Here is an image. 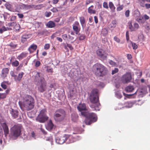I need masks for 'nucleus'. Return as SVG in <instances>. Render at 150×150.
Returning a JSON list of instances; mask_svg holds the SVG:
<instances>
[{
    "label": "nucleus",
    "mask_w": 150,
    "mask_h": 150,
    "mask_svg": "<svg viewBox=\"0 0 150 150\" xmlns=\"http://www.w3.org/2000/svg\"><path fill=\"white\" fill-rule=\"evenodd\" d=\"M35 101L34 98L30 96L27 95L24 97L21 101L18 102L21 108H24L29 111L33 109L34 107Z\"/></svg>",
    "instance_id": "nucleus-1"
},
{
    "label": "nucleus",
    "mask_w": 150,
    "mask_h": 150,
    "mask_svg": "<svg viewBox=\"0 0 150 150\" xmlns=\"http://www.w3.org/2000/svg\"><path fill=\"white\" fill-rule=\"evenodd\" d=\"M90 102L93 104L90 106L92 109L93 110H99V107L100 104L99 103L98 90L97 88L93 89L91 91L89 97Z\"/></svg>",
    "instance_id": "nucleus-2"
},
{
    "label": "nucleus",
    "mask_w": 150,
    "mask_h": 150,
    "mask_svg": "<svg viewBox=\"0 0 150 150\" xmlns=\"http://www.w3.org/2000/svg\"><path fill=\"white\" fill-rule=\"evenodd\" d=\"M81 115L86 117L84 122L86 125H90L97 121V116L96 114L93 112H81Z\"/></svg>",
    "instance_id": "nucleus-3"
},
{
    "label": "nucleus",
    "mask_w": 150,
    "mask_h": 150,
    "mask_svg": "<svg viewBox=\"0 0 150 150\" xmlns=\"http://www.w3.org/2000/svg\"><path fill=\"white\" fill-rule=\"evenodd\" d=\"M95 74L99 76H103L107 73V69L102 64L97 63L93 66Z\"/></svg>",
    "instance_id": "nucleus-4"
},
{
    "label": "nucleus",
    "mask_w": 150,
    "mask_h": 150,
    "mask_svg": "<svg viewBox=\"0 0 150 150\" xmlns=\"http://www.w3.org/2000/svg\"><path fill=\"white\" fill-rule=\"evenodd\" d=\"M65 115V112L64 110L59 109L55 112L53 115V118L56 122H61L64 119Z\"/></svg>",
    "instance_id": "nucleus-5"
},
{
    "label": "nucleus",
    "mask_w": 150,
    "mask_h": 150,
    "mask_svg": "<svg viewBox=\"0 0 150 150\" xmlns=\"http://www.w3.org/2000/svg\"><path fill=\"white\" fill-rule=\"evenodd\" d=\"M22 126L19 124L15 125L11 129V134L14 137L19 136L21 132Z\"/></svg>",
    "instance_id": "nucleus-6"
},
{
    "label": "nucleus",
    "mask_w": 150,
    "mask_h": 150,
    "mask_svg": "<svg viewBox=\"0 0 150 150\" xmlns=\"http://www.w3.org/2000/svg\"><path fill=\"white\" fill-rule=\"evenodd\" d=\"M47 111L45 109L42 110L37 117L36 120L40 122L44 123L48 119L49 117L47 115Z\"/></svg>",
    "instance_id": "nucleus-7"
},
{
    "label": "nucleus",
    "mask_w": 150,
    "mask_h": 150,
    "mask_svg": "<svg viewBox=\"0 0 150 150\" xmlns=\"http://www.w3.org/2000/svg\"><path fill=\"white\" fill-rule=\"evenodd\" d=\"M38 90L39 91L43 93L47 89V83L46 81L37 83Z\"/></svg>",
    "instance_id": "nucleus-8"
},
{
    "label": "nucleus",
    "mask_w": 150,
    "mask_h": 150,
    "mask_svg": "<svg viewBox=\"0 0 150 150\" xmlns=\"http://www.w3.org/2000/svg\"><path fill=\"white\" fill-rule=\"evenodd\" d=\"M96 53L97 56L103 59H105L107 57L108 54L102 49L98 50L96 51Z\"/></svg>",
    "instance_id": "nucleus-9"
},
{
    "label": "nucleus",
    "mask_w": 150,
    "mask_h": 150,
    "mask_svg": "<svg viewBox=\"0 0 150 150\" xmlns=\"http://www.w3.org/2000/svg\"><path fill=\"white\" fill-rule=\"evenodd\" d=\"M132 79L131 74L129 72H127L122 77V81L124 83L130 82Z\"/></svg>",
    "instance_id": "nucleus-10"
},
{
    "label": "nucleus",
    "mask_w": 150,
    "mask_h": 150,
    "mask_svg": "<svg viewBox=\"0 0 150 150\" xmlns=\"http://www.w3.org/2000/svg\"><path fill=\"white\" fill-rule=\"evenodd\" d=\"M34 80L37 83L45 81V80L43 77V74L40 72H37L35 76Z\"/></svg>",
    "instance_id": "nucleus-11"
},
{
    "label": "nucleus",
    "mask_w": 150,
    "mask_h": 150,
    "mask_svg": "<svg viewBox=\"0 0 150 150\" xmlns=\"http://www.w3.org/2000/svg\"><path fill=\"white\" fill-rule=\"evenodd\" d=\"M128 24L129 29L132 31L136 30L139 27V24L137 23H135L133 25L132 22L129 21Z\"/></svg>",
    "instance_id": "nucleus-12"
},
{
    "label": "nucleus",
    "mask_w": 150,
    "mask_h": 150,
    "mask_svg": "<svg viewBox=\"0 0 150 150\" xmlns=\"http://www.w3.org/2000/svg\"><path fill=\"white\" fill-rule=\"evenodd\" d=\"M73 29L77 34L80 31V28L79 22L77 21H75L73 25Z\"/></svg>",
    "instance_id": "nucleus-13"
},
{
    "label": "nucleus",
    "mask_w": 150,
    "mask_h": 150,
    "mask_svg": "<svg viewBox=\"0 0 150 150\" xmlns=\"http://www.w3.org/2000/svg\"><path fill=\"white\" fill-rule=\"evenodd\" d=\"M66 141V134L63 136L57 138L56 140V143L60 144H63Z\"/></svg>",
    "instance_id": "nucleus-14"
},
{
    "label": "nucleus",
    "mask_w": 150,
    "mask_h": 150,
    "mask_svg": "<svg viewBox=\"0 0 150 150\" xmlns=\"http://www.w3.org/2000/svg\"><path fill=\"white\" fill-rule=\"evenodd\" d=\"M9 69L8 68H4L2 69L1 74V77L3 79H5L8 74Z\"/></svg>",
    "instance_id": "nucleus-15"
},
{
    "label": "nucleus",
    "mask_w": 150,
    "mask_h": 150,
    "mask_svg": "<svg viewBox=\"0 0 150 150\" xmlns=\"http://www.w3.org/2000/svg\"><path fill=\"white\" fill-rule=\"evenodd\" d=\"M1 125L3 129L5 136L6 137L9 134V129L8 126L5 122L2 123Z\"/></svg>",
    "instance_id": "nucleus-16"
},
{
    "label": "nucleus",
    "mask_w": 150,
    "mask_h": 150,
    "mask_svg": "<svg viewBox=\"0 0 150 150\" xmlns=\"http://www.w3.org/2000/svg\"><path fill=\"white\" fill-rule=\"evenodd\" d=\"M66 141L67 143H71L74 142L75 140V138L71 135L66 134Z\"/></svg>",
    "instance_id": "nucleus-17"
},
{
    "label": "nucleus",
    "mask_w": 150,
    "mask_h": 150,
    "mask_svg": "<svg viewBox=\"0 0 150 150\" xmlns=\"http://www.w3.org/2000/svg\"><path fill=\"white\" fill-rule=\"evenodd\" d=\"M77 108L79 111L81 112H81H83V111L87 110L86 105L85 103L79 104L77 106Z\"/></svg>",
    "instance_id": "nucleus-18"
},
{
    "label": "nucleus",
    "mask_w": 150,
    "mask_h": 150,
    "mask_svg": "<svg viewBox=\"0 0 150 150\" xmlns=\"http://www.w3.org/2000/svg\"><path fill=\"white\" fill-rule=\"evenodd\" d=\"M37 46L36 45L33 44L28 48V50L30 53H31L33 52L32 50L35 51L37 49Z\"/></svg>",
    "instance_id": "nucleus-19"
},
{
    "label": "nucleus",
    "mask_w": 150,
    "mask_h": 150,
    "mask_svg": "<svg viewBox=\"0 0 150 150\" xmlns=\"http://www.w3.org/2000/svg\"><path fill=\"white\" fill-rule=\"evenodd\" d=\"M143 1L140 0L139 4L141 6L144 7H145L146 9H149L150 8V4L145 3L146 2H143Z\"/></svg>",
    "instance_id": "nucleus-20"
},
{
    "label": "nucleus",
    "mask_w": 150,
    "mask_h": 150,
    "mask_svg": "<svg viewBox=\"0 0 150 150\" xmlns=\"http://www.w3.org/2000/svg\"><path fill=\"white\" fill-rule=\"evenodd\" d=\"M54 125L53 123L51 120H50L47 123L46 128L49 130H52L54 127Z\"/></svg>",
    "instance_id": "nucleus-21"
},
{
    "label": "nucleus",
    "mask_w": 150,
    "mask_h": 150,
    "mask_svg": "<svg viewBox=\"0 0 150 150\" xmlns=\"http://www.w3.org/2000/svg\"><path fill=\"white\" fill-rule=\"evenodd\" d=\"M30 38V35H23L21 37V42L23 43H25L27 41V39Z\"/></svg>",
    "instance_id": "nucleus-22"
},
{
    "label": "nucleus",
    "mask_w": 150,
    "mask_h": 150,
    "mask_svg": "<svg viewBox=\"0 0 150 150\" xmlns=\"http://www.w3.org/2000/svg\"><path fill=\"white\" fill-rule=\"evenodd\" d=\"M28 54V53L25 52H22L17 57V58L19 60H21L23 58L27 56Z\"/></svg>",
    "instance_id": "nucleus-23"
},
{
    "label": "nucleus",
    "mask_w": 150,
    "mask_h": 150,
    "mask_svg": "<svg viewBox=\"0 0 150 150\" xmlns=\"http://www.w3.org/2000/svg\"><path fill=\"white\" fill-rule=\"evenodd\" d=\"M10 113L14 118H16L18 117V111L14 110L13 109H11Z\"/></svg>",
    "instance_id": "nucleus-24"
},
{
    "label": "nucleus",
    "mask_w": 150,
    "mask_h": 150,
    "mask_svg": "<svg viewBox=\"0 0 150 150\" xmlns=\"http://www.w3.org/2000/svg\"><path fill=\"white\" fill-rule=\"evenodd\" d=\"M33 5H26L25 4H23L21 7L23 9L25 10H29L32 8Z\"/></svg>",
    "instance_id": "nucleus-25"
},
{
    "label": "nucleus",
    "mask_w": 150,
    "mask_h": 150,
    "mask_svg": "<svg viewBox=\"0 0 150 150\" xmlns=\"http://www.w3.org/2000/svg\"><path fill=\"white\" fill-rule=\"evenodd\" d=\"M78 116L77 114L73 113L71 115V120L74 122L77 121L78 120Z\"/></svg>",
    "instance_id": "nucleus-26"
},
{
    "label": "nucleus",
    "mask_w": 150,
    "mask_h": 150,
    "mask_svg": "<svg viewBox=\"0 0 150 150\" xmlns=\"http://www.w3.org/2000/svg\"><path fill=\"white\" fill-rule=\"evenodd\" d=\"M94 6L93 5L91 6L88 9V12L90 14H95L96 11L95 10L93 9Z\"/></svg>",
    "instance_id": "nucleus-27"
},
{
    "label": "nucleus",
    "mask_w": 150,
    "mask_h": 150,
    "mask_svg": "<svg viewBox=\"0 0 150 150\" xmlns=\"http://www.w3.org/2000/svg\"><path fill=\"white\" fill-rule=\"evenodd\" d=\"M109 6L112 12L114 13L115 11V7L112 2H109Z\"/></svg>",
    "instance_id": "nucleus-28"
},
{
    "label": "nucleus",
    "mask_w": 150,
    "mask_h": 150,
    "mask_svg": "<svg viewBox=\"0 0 150 150\" xmlns=\"http://www.w3.org/2000/svg\"><path fill=\"white\" fill-rule=\"evenodd\" d=\"M79 20L83 28L86 25L85 20L84 17L83 16H81L79 18Z\"/></svg>",
    "instance_id": "nucleus-29"
},
{
    "label": "nucleus",
    "mask_w": 150,
    "mask_h": 150,
    "mask_svg": "<svg viewBox=\"0 0 150 150\" xmlns=\"http://www.w3.org/2000/svg\"><path fill=\"white\" fill-rule=\"evenodd\" d=\"M55 24L52 21H49L47 24L46 26L49 28H53L55 26Z\"/></svg>",
    "instance_id": "nucleus-30"
},
{
    "label": "nucleus",
    "mask_w": 150,
    "mask_h": 150,
    "mask_svg": "<svg viewBox=\"0 0 150 150\" xmlns=\"http://www.w3.org/2000/svg\"><path fill=\"white\" fill-rule=\"evenodd\" d=\"M133 16L135 18L139 17L140 16V12L138 9L134 10L133 12Z\"/></svg>",
    "instance_id": "nucleus-31"
},
{
    "label": "nucleus",
    "mask_w": 150,
    "mask_h": 150,
    "mask_svg": "<svg viewBox=\"0 0 150 150\" xmlns=\"http://www.w3.org/2000/svg\"><path fill=\"white\" fill-rule=\"evenodd\" d=\"M12 49H15L18 46V44L15 42H11L8 45Z\"/></svg>",
    "instance_id": "nucleus-32"
},
{
    "label": "nucleus",
    "mask_w": 150,
    "mask_h": 150,
    "mask_svg": "<svg viewBox=\"0 0 150 150\" xmlns=\"http://www.w3.org/2000/svg\"><path fill=\"white\" fill-rule=\"evenodd\" d=\"M134 87L132 86H129L125 88V91L127 92H132L134 90Z\"/></svg>",
    "instance_id": "nucleus-33"
},
{
    "label": "nucleus",
    "mask_w": 150,
    "mask_h": 150,
    "mask_svg": "<svg viewBox=\"0 0 150 150\" xmlns=\"http://www.w3.org/2000/svg\"><path fill=\"white\" fill-rule=\"evenodd\" d=\"M43 7L42 4H38L36 5H33L32 8H33L35 10H39L40 9Z\"/></svg>",
    "instance_id": "nucleus-34"
},
{
    "label": "nucleus",
    "mask_w": 150,
    "mask_h": 150,
    "mask_svg": "<svg viewBox=\"0 0 150 150\" xmlns=\"http://www.w3.org/2000/svg\"><path fill=\"white\" fill-rule=\"evenodd\" d=\"M12 30V28H6L5 26L3 27L0 29V33H2L4 31L7 30Z\"/></svg>",
    "instance_id": "nucleus-35"
},
{
    "label": "nucleus",
    "mask_w": 150,
    "mask_h": 150,
    "mask_svg": "<svg viewBox=\"0 0 150 150\" xmlns=\"http://www.w3.org/2000/svg\"><path fill=\"white\" fill-rule=\"evenodd\" d=\"M20 26L19 24H16V23L14 27V30L16 32H19L20 28Z\"/></svg>",
    "instance_id": "nucleus-36"
},
{
    "label": "nucleus",
    "mask_w": 150,
    "mask_h": 150,
    "mask_svg": "<svg viewBox=\"0 0 150 150\" xmlns=\"http://www.w3.org/2000/svg\"><path fill=\"white\" fill-rule=\"evenodd\" d=\"M137 18L136 19V20L139 23H143L144 21H143V17H140L139 18Z\"/></svg>",
    "instance_id": "nucleus-37"
},
{
    "label": "nucleus",
    "mask_w": 150,
    "mask_h": 150,
    "mask_svg": "<svg viewBox=\"0 0 150 150\" xmlns=\"http://www.w3.org/2000/svg\"><path fill=\"white\" fill-rule=\"evenodd\" d=\"M11 64L13 67H17L19 65V62L18 61L16 60L15 61L11 63Z\"/></svg>",
    "instance_id": "nucleus-38"
},
{
    "label": "nucleus",
    "mask_w": 150,
    "mask_h": 150,
    "mask_svg": "<svg viewBox=\"0 0 150 150\" xmlns=\"http://www.w3.org/2000/svg\"><path fill=\"white\" fill-rule=\"evenodd\" d=\"M24 74V73L23 72H21V73H19L18 76V77L17 79V80L19 81L21 80Z\"/></svg>",
    "instance_id": "nucleus-39"
},
{
    "label": "nucleus",
    "mask_w": 150,
    "mask_h": 150,
    "mask_svg": "<svg viewBox=\"0 0 150 150\" xmlns=\"http://www.w3.org/2000/svg\"><path fill=\"white\" fill-rule=\"evenodd\" d=\"M45 68L47 69V72L49 73H52L53 72V69L50 67L47 66L45 67Z\"/></svg>",
    "instance_id": "nucleus-40"
},
{
    "label": "nucleus",
    "mask_w": 150,
    "mask_h": 150,
    "mask_svg": "<svg viewBox=\"0 0 150 150\" xmlns=\"http://www.w3.org/2000/svg\"><path fill=\"white\" fill-rule=\"evenodd\" d=\"M116 25V21L115 20H113L112 21L111 24V27L114 28Z\"/></svg>",
    "instance_id": "nucleus-41"
},
{
    "label": "nucleus",
    "mask_w": 150,
    "mask_h": 150,
    "mask_svg": "<svg viewBox=\"0 0 150 150\" xmlns=\"http://www.w3.org/2000/svg\"><path fill=\"white\" fill-rule=\"evenodd\" d=\"M131 44L134 50H136L138 47V46L136 44L131 41Z\"/></svg>",
    "instance_id": "nucleus-42"
},
{
    "label": "nucleus",
    "mask_w": 150,
    "mask_h": 150,
    "mask_svg": "<svg viewBox=\"0 0 150 150\" xmlns=\"http://www.w3.org/2000/svg\"><path fill=\"white\" fill-rule=\"evenodd\" d=\"M103 8L106 9H108L109 8L108 3L107 2L105 1L103 3Z\"/></svg>",
    "instance_id": "nucleus-43"
},
{
    "label": "nucleus",
    "mask_w": 150,
    "mask_h": 150,
    "mask_svg": "<svg viewBox=\"0 0 150 150\" xmlns=\"http://www.w3.org/2000/svg\"><path fill=\"white\" fill-rule=\"evenodd\" d=\"M114 40L117 43H120V39L117 36H115L114 37Z\"/></svg>",
    "instance_id": "nucleus-44"
},
{
    "label": "nucleus",
    "mask_w": 150,
    "mask_h": 150,
    "mask_svg": "<svg viewBox=\"0 0 150 150\" xmlns=\"http://www.w3.org/2000/svg\"><path fill=\"white\" fill-rule=\"evenodd\" d=\"M124 6L122 5H120L119 7H117V11H120L123 9L124 8Z\"/></svg>",
    "instance_id": "nucleus-45"
},
{
    "label": "nucleus",
    "mask_w": 150,
    "mask_h": 150,
    "mask_svg": "<svg viewBox=\"0 0 150 150\" xmlns=\"http://www.w3.org/2000/svg\"><path fill=\"white\" fill-rule=\"evenodd\" d=\"M119 71L118 68H115L114 70H112V74L113 75L118 72Z\"/></svg>",
    "instance_id": "nucleus-46"
},
{
    "label": "nucleus",
    "mask_w": 150,
    "mask_h": 150,
    "mask_svg": "<svg viewBox=\"0 0 150 150\" xmlns=\"http://www.w3.org/2000/svg\"><path fill=\"white\" fill-rule=\"evenodd\" d=\"M6 96V94L5 93H0V98L2 99L5 98Z\"/></svg>",
    "instance_id": "nucleus-47"
},
{
    "label": "nucleus",
    "mask_w": 150,
    "mask_h": 150,
    "mask_svg": "<svg viewBox=\"0 0 150 150\" xmlns=\"http://www.w3.org/2000/svg\"><path fill=\"white\" fill-rule=\"evenodd\" d=\"M51 14V13L50 12L46 11L45 13V16L47 17H50Z\"/></svg>",
    "instance_id": "nucleus-48"
},
{
    "label": "nucleus",
    "mask_w": 150,
    "mask_h": 150,
    "mask_svg": "<svg viewBox=\"0 0 150 150\" xmlns=\"http://www.w3.org/2000/svg\"><path fill=\"white\" fill-rule=\"evenodd\" d=\"M86 38V36L85 35H81L79 38V40H83L85 39Z\"/></svg>",
    "instance_id": "nucleus-49"
},
{
    "label": "nucleus",
    "mask_w": 150,
    "mask_h": 150,
    "mask_svg": "<svg viewBox=\"0 0 150 150\" xmlns=\"http://www.w3.org/2000/svg\"><path fill=\"white\" fill-rule=\"evenodd\" d=\"M10 74L14 78L15 80L16 79L17 76L15 74L13 71H11Z\"/></svg>",
    "instance_id": "nucleus-50"
},
{
    "label": "nucleus",
    "mask_w": 150,
    "mask_h": 150,
    "mask_svg": "<svg viewBox=\"0 0 150 150\" xmlns=\"http://www.w3.org/2000/svg\"><path fill=\"white\" fill-rule=\"evenodd\" d=\"M50 47V45L49 44H46L44 46V49L46 50L48 49Z\"/></svg>",
    "instance_id": "nucleus-51"
},
{
    "label": "nucleus",
    "mask_w": 150,
    "mask_h": 150,
    "mask_svg": "<svg viewBox=\"0 0 150 150\" xmlns=\"http://www.w3.org/2000/svg\"><path fill=\"white\" fill-rule=\"evenodd\" d=\"M94 0H86V4L87 5L90 3H92L93 2Z\"/></svg>",
    "instance_id": "nucleus-52"
},
{
    "label": "nucleus",
    "mask_w": 150,
    "mask_h": 150,
    "mask_svg": "<svg viewBox=\"0 0 150 150\" xmlns=\"http://www.w3.org/2000/svg\"><path fill=\"white\" fill-rule=\"evenodd\" d=\"M1 87L4 89H6L7 88V86L6 85L4 82L2 83L1 84Z\"/></svg>",
    "instance_id": "nucleus-53"
},
{
    "label": "nucleus",
    "mask_w": 150,
    "mask_h": 150,
    "mask_svg": "<svg viewBox=\"0 0 150 150\" xmlns=\"http://www.w3.org/2000/svg\"><path fill=\"white\" fill-rule=\"evenodd\" d=\"M130 11L129 10H127L125 12V16L128 17H129V16Z\"/></svg>",
    "instance_id": "nucleus-54"
},
{
    "label": "nucleus",
    "mask_w": 150,
    "mask_h": 150,
    "mask_svg": "<svg viewBox=\"0 0 150 150\" xmlns=\"http://www.w3.org/2000/svg\"><path fill=\"white\" fill-rule=\"evenodd\" d=\"M62 38L64 40H67L68 36L67 34H64L62 35Z\"/></svg>",
    "instance_id": "nucleus-55"
},
{
    "label": "nucleus",
    "mask_w": 150,
    "mask_h": 150,
    "mask_svg": "<svg viewBox=\"0 0 150 150\" xmlns=\"http://www.w3.org/2000/svg\"><path fill=\"white\" fill-rule=\"evenodd\" d=\"M40 62L39 61H36L35 64V66L36 67H39L40 64Z\"/></svg>",
    "instance_id": "nucleus-56"
},
{
    "label": "nucleus",
    "mask_w": 150,
    "mask_h": 150,
    "mask_svg": "<svg viewBox=\"0 0 150 150\" xmlns=\"http://www.w3.org/2000/svg\"><path fill=\"white\" fill-rule=\"evenodd\" d=\"M126 39L127 41H128L129 40V33L128 31H127L126 32Z\"/></svg>",
    "instance_id": "nucleus-57"
},
{
    "label": "nucleus",
    "mask_w": 150,
    "mask_h": 150,
    "mask_svg": "<svg viewBox=\"0 0 150 150\" xmlns=\"http://www.w3.org/2000/svg\"><path fill=\"white\" fill-rule=\"evenodd\" d=\"M8 16V17H10L8 13H5L3 14V16H4L5 19L6 18H7V17Z\"/></svg>",
    "instance_id": "nucleus-58"
},
{
    "label": "nucleus",
    "mask_w": 150,
    "mask_h": 150,
    "mask_svg": "<svg viewBox=\"0 0 150 150\" xmlns=\"http://www.w3.org/2000/svg\"><path fill=\"white\" fill-rule=\"evenodd\" d=\"M143 18H144V19L145 20H148L149 18V17L146 14H145L143 16Z\"/></svg>",
    "instance_id": "nucleus-59"
},
{
    "label": "nucleus",
    "mask_w": 150,
    "mask_h": 150,
    "mask_svg": "<svg viewBox=\"0 0 150 150\" xmlns=\"http://www.w3.org/2000/svg\"><path fill=\"white\" fill-rule=\"evenodd\" d=\"M17 15L18 16L19 18H22L24 17V15L23 14L21 13H18L17 14Z\"/></svg>",
    "instance_id": "nucleus-60"
},
{
    "label": "nucleus",
    "mask_w": 150,
    "mask_h": 150,
    "mask_svg": "<svg viewBox=\"0 0 150 150\" xmlns=\"http://www.w3.org/2000/svg\"><path fill=\"white\" fill-rule=\"evenodd\" d=\"M67 46L70 49V50H72L73 49V47L70 44H67Z\"/></svg>",
    "instance_id": "nucleus-61"
},
{
    "label": "nucleus",
    "mask_w": 150,
    "mask_h": 150,
    "mask_svg": "<svg viewBox=\"0 0 150 150\" xmlns=\"http://www.w3.org/2000/svg\"><path fill=\"white\" fill-rule=\"evenodd\" d=\"M109 63L111 65L113 66H115L116 64V63L112 60H110L109 62Z\"/></svg>",
    "instance_id": "nucleus-62"
},
{
    "label": "nucleus",
    "mask_w": 150,
    "mask_h": 150,
    "mask_svg": "<svg viewBox=\"0 0 150 150\" xmlns=\"http://www.w3.org/2000/svg\"><path fill=\"white\" fill-rule=\"evenodd\" d=\"M51 11L53 12H56L58 11V10L56 8H53L51 10Z\"/></svg>",
    "instance_id": "nucleus-63"
},
{
    "label": "nucleus",
    "mask_w": 150,
    "mask_h": 150,
    "mask_svg": "<svg viewBox=\"0 0 150 150\" xmlns=\"http://www.w3.org/2000/svg\"><path fill=\"white\" fill-rule=\"evenodd\" d=\"M127 57L128 59H130L132 58V56L130 54H127Z\"/></svg>",
    "instance_id": "nucleus-64"
}]
</instances>
